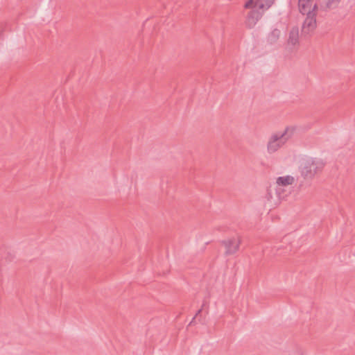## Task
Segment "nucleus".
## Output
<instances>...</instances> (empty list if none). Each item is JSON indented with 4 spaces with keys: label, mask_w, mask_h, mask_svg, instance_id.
Listing matches in <instances>:
<instances>
[{
    "label": "nucleus",
    "mask_w": 355,
    "mask_h": 355,
    "mask_svg": "<svg viewBox=\"0 0 355 355\" xmlns=\"http://www.w3.org/2000/svg\"><path fill=\"white\" fill-rule=\"evenodd\" d=\"M243 7L245 10H249L245 19V26L248 28H254L265 15L266 0H246Z\"/></svg>",
    "instance_id": "f257e3e1"
},
{
    "label": "nucleus",
    "mask_w": 355,
    "mask_h": 355,
    "mask_svg": "<svg viewBox=\"0 0 355 355\" xmlns=\"http://www.w3.org/2000/svg\"><path fill=\"white\" fill-rule=\"evenodd\" d=\"M297 131L295 125H287L284 129L272 131L268 142V153H275L292 138Z\"/></svg>",
    "instance_id": "f03ea898"
},
{
    "label": "nucleus",
    "mask_w": 355,
    "mask_h": 355,
    "mask_svg": "<svg viewBox=\"0 0 355 355\" xmlns=\"http://www.w3.org/2000/svg\"><path fill=\"white\" fill-rule=\"evenodd\" d=\"M295 177L286 175L277 178L275 183L271 186L270 196L268 200L270 203L276 206L279 204L282 199L284 198L286 196L285 193L284 188L293 185L295 182Z\"/></svg>",
    "instance_id": "7ed1b4c3"
},
{
    "label": "nucleus",
    "mask_w": 355,
    "mask_h": 355,
    "mask_svg": "<svg viewBox=\"0 0 355 355\" xmlns=\"http://www.w3.org/2000/svg\"><path fill=\"white\" fill-rule=\"evenodd\" d=\"M322 167V163L316 162L313 158L309 157L301 164V174L305 179H312Z\"/></svg>",
    "instance_id": "20e7f679"
},
{
    "label": "nucleus",
    "mask_w": 355,
    "mask_h": 355,
    "mask_svg": "<svg viewBox=\"0 0 355 355\" xmlns=\"http://www.w3.org/2000/svg\"><path fill=\"white\" fill-rule=\"evenodd\" d=\"M300 44V29L297 25H291L288 28L286 46L288 49H294Z\"/></svg>",
    "instance_id": "39448f33"
},
{
    "label": "nucleus",
    "mask_w": 355,
    "mask_h": 355,
    "mask_svg": "<svg viewBox=\"0 0 355 355\" xmlns=\"http://www.w3.org/2000/svg\"><path fill=\"white\" fill-rule=\"evenodd\" d=\"M298 9L302 14L317 12L318 7L314 0H298Z\"/></svg>",
    "instance_id": "423d86ee"
},
{
    "label": "nucleus",
    "mask_w": 355,
    "mask_h": 355,
    "mask_svg": "<svg viewBox=\"0 0 355 355\" xmlns=\"http://www.w3.org/2000/svg\"><path fill=\"white\" fill-rule=\"evenodd\" d=\"M316 14L317 12L304 14L305 15H306V17L303 23L302 30L305 33H312L316 29Z\"/></svg>",
    "instance_id": "0eeeda50"
},
{
    "label": "nucleus",
    "mask_w": 355,
    "mask_h": 355,
    "mask_svg": "<svg viewBox=\"0 0 355 355\" xmlns=\"http://www.w3.org/2000/svg\"><path fill=\"white\" fill-rule=\"evenodd\" d=\"M241 239L239 237H232L225 239L223 244L225 248V252L228 254H232L236 252L239 248Z\"/></svg>",
    "instance_id": "6e6552de"
},
{
    "label": "nucleus",
    "mask_w": 355,
    "mask_h": 355,
    "mask_svg": "<svg viewBox=\"0 0 355 355\" xmlns=\"http://www.w3.org/2000/svg\"><path fill=\"white\" fill-rule=\"evenodd\" d=\"M17 259V251L13 248H6L2 255V259L6 263H10Z\"/></svg>",
    "instance_id": "1a4fd4ad"
},
{
    "label": "nucleus",
    "mask_w": 355,
    "mask_h": 355,
    "mask_svg": "<svg viewBox=\"0 0 355 355\" xmlns=\"http://www.w3.org/2000/svg\"><path fill=\"white\" fill-rule=\"evenodd\" d=\"M281 36V31L278 28L271 30L269 34V41L271 43L277 42Z\"/></svg>",
    "instance_id": "9d476101"
},
{
    "label": "nucleus",
    "mask_w": 355,
    "mask_h": 355,
    "mask_svg": "<svg viewBox=\"0 0 355 355\" xmlns=\"http://www.w3.org/2000/svg\"><path fill=\"white\" fill-rule=\"evenodd\" d=\"M341 0H327L325 2V8L331 10L338 7Z\"/></svg>",
    "instance_id": "9b49d317"
},
{
    "label": "nucleus",
    "mask_w": 355,
    "mask_h": 355,
    "mask_svg": "<svg viewBox=\"0 0 355 355\" xmlns=\"http://www.w3.org/2000/svg\"><path fill=\"white\" fill-rule=\"evenodd\" d=\"M276 0H268V7L273 4Z\"/></svg>",
    "instance_id": "f8f14e48"
}]
</instances>
